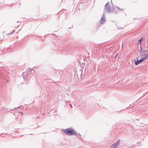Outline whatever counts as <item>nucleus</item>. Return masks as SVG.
Segmentation results:
<instances>
[{"mask_svg": "<svg viewBox=\"0 0 148 148\" xmlns=\"http://www.w3.org/2000/svg\"><path fill=\"white\" fill-rule=\"evenodd\" d=\"M64 132L66 134L69 135H76L77 133L73 129L69 128L65 129Z\"/></svg>", "mask_w": 148, "mask_h": 148, "instance_id": "obj_1", "label": "nucleus"}, {"mask_svg": "<svg viewBox=\"0 0 148 148\" xmlns=\"http://www.w3.org/2000/svg\"><path fill=\"white\" fill-rule=\"evenodd\" d=\"M140 58L144 60L148 58V50L141 51L140 53Z\"/></svg>", "mask_w": 148, "mask_h": 148, "instance_id": "obj_2", "label": "nucleus"}, {"mask_svg": "<svg viewBox=\"0 0 148 148\" xmlns=\"http://www.w3.org/2000/svg\"><path fill=\"white\" fill-rule=\"evenodd\" d=\"M143 61H144V60L141 58L139 60H137L136 61L134 60V62L135 64L137 65L140 63H142Z\"/></svg>", "mask_w": 148, "mask_h": 148, "instance_id": "obj_3", "label": "nucleus"}, {"mask_svg": "<svg viewBox=\"0 0 148 148\" xmlns=\"http://www.w3.org/2000/svg\"><path fill=\"white\" fill-rule=\"evenodd\" d=\"M119 141L118 140L116 143L114 144L111 146L110 148H116L119 145Z\"/></svg>", "mask_w": 148, "mask_h": 148, "instance_id": "obj_4", "label": "nucleus"}, {"mask_svg": "<svg viewBox=\"0 0 148 148\" xmlns=\"http://www.w3.org/2000/svg\"><path fill=\"white\" fill-rule=\"evenodd\" d=\"M105 8L106 10H109L110 9V8L109 6V5H108V3H107L106 4V5H105Z\"/></svg>", "mask_w": 148, "mask_h": 148, "instance_id": "obj_5", "label": "nucleus"}, {"mask_svg": "<svg viewBox=\"0 0 148 148\" xmlns=\"http://www.w3.org/2000/svg\"><path fill=\"white\" fill-rule=\"evenodd\" d=\"M105 21V18L103 17H102L100 20V21L101 23H103Z\"/></svg>", "mask_w": 148, "mask_h": 148, "instance_id": "obj_6", "label": "nucleus"}, {"mask_svg": "<svg viewBox=\"0 0 148 148\" xmlns=\"http://www.w3.org/2000/svg\"><path fill=\"white\" fill-rule=\"evenodd\" d=\"M15 32V30H13L11 32H10L9 33H8V35H12L14 32Z\"/></svg>", "mask_w": 148, "mask_h": 148, "instance_id": "obj_7", "label": "nucleus"}, {"mask_svg": "<svg viewBox=\"0 0 148 148\" xmlns=\"http://www.w3.org/2000/svg\"><path fill=\"white\" fill-rule=\"evenodd\" d=\"M143 40L142 38H141L140 39L138 40V43L140 45L141 44V42L142 40Z\"/></svg>", "mask_w": 148, "mask_h": 148, "instance_id": "obj_8", "label": "nucleus"}, {"mask_svg": "<svg viewBox=\"0 0 148 148\" xmlns=\"http://www.w3.org/2000/svg\"><path fill=\"white\" fill-rule=\"evenodd\" d=\"M25 73H25H23V78H25V77H26V76H25H25H24V75H26V73Z\"/></svg>", "mask_w": 148, "mask_h": 148, "instance_id": "obj_9", "label": "nucleus"}, {"mask_svg": "<svg viewBox=\"0 0 148 148\" xmlns=\"http://www.w3.org/2000/svg\"><path fill=\"white\" fill-rule=\"evenodd\" d=\"M117 55H118V54L116 55L115 57H116V56H117Z\"/></svg>", "mask_w": 148, "mask_h": 148, "instance_id": "obj_10", "label": "nucleus"}]
</instances>
